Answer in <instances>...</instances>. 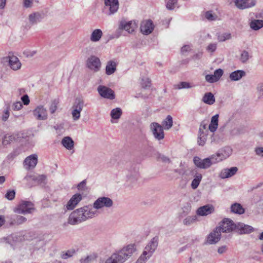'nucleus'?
I'll list each match as a JSON object with an SVG mask.
<instances>
[{"mask_svg":"<svg viewBox=\"0 0 263 263\" xmlns=\"http://www.w3.org/2000/svg\"><path fill=\"white\" fill-rule=\"evenodd\" d=\"M246 132V128L245 126H240L234 128L232 130V134L233 135H239L243 134Z\"/></svg>","mask_w":263,"mask_h":263,"instance_id":"nucleus-44","label":"nucleus"},{"mask_svg":"<svg viewBox=\"0 0 263 263\" xmlns=\"http://www.w3.org/2000/svg\"><path fill=\"white\" fill-rule=\"evenodd\" d=\"M134 245L130 244L113 253L104 263H123L136 251Z\"/></svg>","mask_w":263,"mask_h":263,"instance_id":"nucleus-2","label":"nucleus"},{"mask_svg":"<svg viewBox=\"0 0 263 263\" xmlns=\"http://www.w3.org/2000/svg\"><path fill=\"white\" fill-rule=\"evenodd\" d=\"M202 101L204 103L211 105L215 103V99L212 92H206L203 96Z\"/></svg>","mask_w":263,"mask_h":263,"instance_id":"nucleus-33","label":"nucleus"},{"mask_svg":"<svg viewBox=\"0 0 263 263\" xmlns=\"http://www.w3.org/2000/svg\"><path fill=\"white\" fill-rule=\"evenodd\" d=\"M151 129L154 137L158 140L164 138V132L163 127L158 123L153 122L151 124Z\"/></svg>","mask_w":263,"mask_h":263,"instance_id":"nucleus-9","label":"nucleus"},{"mask_svg":"<svg viewBox=\"0 0 263 263\" xmlns=\"http://www.w3.org/2000/svg\"><path fill=\"white\" fill-rule=\"evenodd\" d=\"M219 228H215L207 237L206 243L208 244H215L218 242L221 238V233Z\"/></svg>","mask_w":263,"mask_h":263,"instance_id":"nucleus-13","label":"nucleus"},{"mask_svg":"<svg viewBox=\"0 0 263 263\" xmlns=\"http://www.w3.org/2000/svg\"><path fill=\"white\" fill-rule=\"evenodd\" d=\"M15 196V192L14 190H8L5 195V197L9 200H13Z\"/></svg>","mask_w":263,"mask_h":263,"instance_id":"nucleus-51","label":"nucleus"},{"mask_svg":"<svg viewBox=\"0 0 263 263\" xmlns=\"http://www.w3.org/2000/svg\"><path fill=\"white\" fill-rule=\"evenodd\" d=\"M122 115V110L120 108L113 109L110 112V116L114 119H118Z\"/></svg>","mask_w":263,"mask_h":263,"instance_id":"nucleus-46","label":"nucleus"},{"mask_svg":"<svg viewBox=\"0 0 263 263\" xmlns=\"http://www.w3.org/2000/svg\"><path fill=\"white\" fill-rule=\"evenodd\" d=\"M25 179L27 181H33L34 184H40L44 183L46 179V176L45 175H38L32 174L27 175Z\"/></svg>","mask_w":263,"mask_h":263,"instance_id":"nucleus-15","label":"nucleus"},{"mask_svg":"<svg viewBox=\"0 0 263 263\" xmlns=\"http://www.w3.org/2000/svg\"><path fill=\"white\" fill-rule=\"evenodd\" d=\"M205 80L209 83H214L217 81L214 74L206 75Z\"/></svg>","mask_w":263,"mask_h":263,"instance_id":"nucleus-59","label":"nucleus"},{"mask_svg":"<svg viewBox=\"0 0 263 263\" xmlns=\"http://www.w3.org/2000/svg\"><path fill=\"white\" fill-rule=\"evenodd\" d=\"M177 0H168L166 5L167 9L170 10H173L177 5Z\"/></svg>","mask_w":263,"mask_h":263,"instance_id":"nucleus-50","label":"nucleus"},{"mask_svg":"<svg viewBox=\"0 0 263 263\" xmlns=\"http://www.w3.org/2000/svg\"><path fill=\"white\" fill-rule=\"evenodd\" d=\"M237 223H235L230 219L225 218L219 224V226L216 228H219V231L223 233H230L236 230Z\"/></svg>","mask_w":263,"mask_h":263,"instance_id":"nucleus-4","label":"nucleus"},{"mask_svg":"<svg viewBox=\"0 0 263 263\" xmlns=\"http://www.w3.org/2000/svg\"><path fill=\"white\" fill-rule=\"evenodd\" d=\"M216 48H217V44L216 43H211L208 46V47L206 48V50L209 52H213L214 51H215L216 50Z\"/></svg>","mask_w":263,"mask_h":263,"instance_id":"nucleus-60","label":"nucleus"},{"mask_svg":"<svg viewBox=\"0 0 263 263\" xmlns=\"http://www.w3.org/2000/svg\"><path fill=\"white\" fill-rule=\"evenodd\" d=\"M97 91L102 98L113 100L115 98V94L111 88L103 85H99L97 88Z\"/></svg>","mask_w":263,"mask_h":263,"instance_id":"nucleus-8","label":"nucleus"},{"mask_svg":"<svg viewBox=\"0 0 263 263\" xmlns=\"http://www.w3.org/2000/svg\"><path fill=\"white\" fill-rule=\"evenodd\" d=\"M84 102L83 99L81 98H77L72 105V108L82 111L84 106Z\"/></svg>","mask_w":263,"mask_h":263,"instance_id":"nucleus-38","label":"nucleus"},{"mask_svg":"<svg viewBox=\"0 0 263 263\" xmlns=\"http://www.w3.org/2000/svg\"><path fill=\"white\" fill-rule=\"evenodd\" d=\"M149 258L146 255H144V253H143L136 263H145L146 260Z\"/></svg>","mask_w":263,"mask_h":263,"instance_id":"nucleus-61","label":"nucleus"},{"mask_svg":"<svg viewBox=\"0 0 263 263\" xmlns=\"http://www.w3.org/2000/svg\"><path fill=\"white\" fill-rule=\"evenodd\" d=\"M154 29V25L151 20H146L143 21L141 24V32L145 35H148L152 33Z\"/></svg>","mask_w":263,"mask_h":263,"instance_id":"nucleus-17","label":"nucleus"},{"mask_svg":"<svg viewBox=\"0 0 263 263\" xmlns=\"http://www.w3.org/2000/svg\"><path fill=\"white\" fill-rule=\"evenodd\" d=\"M213 211V206L212 205L207 204L198 208L197 211V214L199 216H206L211 214Z\"/></svg>","mask_w":263,"mask_h":263,"instance_id":"nucleus-25","label":"nucleus"},{"mask_svg":"<svg viewBox=\"0 0 263 263\" xmlns=\"http://www.w3.org/2000/svg\"><path fill=\"white\" fill-rule=\"evenodd\" d=\"M256 0H234L236 7L240 10L248 9L255 6Z\"/></svg>","mask_w":263,"mask_h":263,"instance_id":"nucleus-11","label":"nucleus"},{"mask_svg":"<svg viewBox=\"0 0 263 263\" xmlns=\"http://www.w3.org/2000/svg\"><path fill=\"white\" fill-rule=\"evenodd\" d=\"M219 115L216 114L211 118L210 124L209 125V130L214 133L218 128Z\"/></svg>","mask_w":263,"mask_h":263,"instance_id":"nucleus-31","label":"nucleus"},{"mask_svg":"<svg viewBox=\"0 0 263 263\" xmlns=\"http://www.w3.org/2000/svg\"><path fill=\"white\" fill-rule=\"evenodd\" d=\"M105 6L108 8L109 12L108 15H111L116 13L119 9L118 0H105Z\"/></svg>","mask_w":263,"mask_h":263,"instance_id":"nucleus-20","label":"nucleus"},{"mask_svg":"<svg viewBox=\"0 0 263 263\" xmlns=\"http://www.w3.org/2000/svg\"><path fill=\"white\" fill-rule=\"evenodd\" d=\"M82 196L80 194L73 195L66 204V208L68 210H72L82 200Z\"/></svg>","mask_w":263,"mask_h":263,"instance_id":"nucleus-19","label":"nucleus"},{"mask_svg":"<svg viewBox=\"0 0 263 263\" xmlns=\"http://www.w3.org/2000/svg\"><path fill=\"white\" fill-rule=\"evenodd\" d=\"M9 63L10 67L14 70H17L21 67V63L18 58L15 56L9 57Z\"/></svg>","mask_w":263,"mask_h":263,"instance_id":"nucleus-29","label":"nucleus"},{"mask_svg":"<svg viewBox=\"0 0 263 263\" xmlns=\"http://www.w3.org/2000/svg\"><path fill=\"white\" fill-rule=\"evenodd\" d=\"M250 28L253 30H258L263 27V20L253 19L249 23Z\"/></svg>","mask_w":263,"mask_h":263,"instance_id":"nucleus-32","label":"nucleus"},{"mask_svg":"<svg viewBox=\"0 0 263 263\" xmlns=\"http://www.w3.org/2000/svg\"><path fill=\"white\" fill-rule=\"evenodd\" d=\"M81 111L78 110H77L74 108H72V110L71 112L73 120L74 121H77L80 119V117Z\"/></svg>","mask_w":263,"mask_h":263,"instance_id":"nucleus-53","label":"nucleus"},{"mask_svg":"<svg viewBox=\"0 0 263 263\" xmlns=\"http://www.w3.org/2000/svg\"><path fill=\"white\" fill-rule=\"evenodd\" d=\"M103 35L102 31L100 29L94 30L91 34L90 40L93 42L99 41Z\"/></svg>","mask_w":263,"mask_h":263,"instance_id":"nucleus-35","label":"nucleus"},{"mask_svg":"<svg viewBox=\"0 0 263 263\" xmlns=\"http://www.w3.org/2000/svg\"><path fill=\"white\" fill-rule=\"evenodd\" d=\"M33 112L37 120H44L47 118V110L43 106H37Z\"/></svg>","mask_w":263,"mask_h":263,"instance_id":"nucleus-21","label":"nucleus"},{"mask_svg":"<svg viewBox=\"0 0 263 263\" xmlns=\"http://www.w3.org/2000/svg\"><path fill=\"white\" fill-rule=\"evenodd\" d=\"M202 179V175L201 174H197L194 179L192 180L191 187L193 189H196L200 184Z\"/></svg>","mask_w":263,"mask_h":263,"instance_id":"nucleus-40","label":"nucleus"},{"mask_svg":"<svg viewBox=\"0 0 263 263\" xmlns=\"http://www.w3.org/2000/svg\"><path fill=\"white\" fill-rule=\"evenodd\" d=\"M87 66L90 69L98 71L101 67L100 59L96 56H91L87 60Z\"/></svg>","mask_w":263,"mask_h":263,"instance_id":"nucleus-18","label":"nucleus"},{"mask_svg":"<svg viewBox=\"0 0 263 263\" xmlns=\"http://www.w3.org/2000/svg\"><path fill=\"white\" fill-rule=\"evenodd\" d=\"M20 153V150L17 148L15 149L13 152L10 153L7 156V158L9 160H12L14 159L15 157L18 156Z\"/></svg>","mask_w":263,"mask_h":263,"instance_id":"nucleus-52","label":"nucleus"},{"mask_svg":"<svg viewBox=\"0 0 263 263\" xmlns=\"http://www.w3.org/2000/svg\"><path fill=\"white\" fill-rule=\"evenodd\" d=\"M137 24L135 21L126 22L122 21L120 23L119 28L124 29L127 31L129 33H132L137 28Z\"/></svg>","mask_w":263,"mask_h":263,"instance_id":"nucleus-14","label":"nucleus"},{"mask_svg":"<svg viewBox=\"0 0 263 263\" xmlns=\"http://www.w3.org/2000/svg\"><path fill=\"white\" fill-rule=\"evenodd\" d=\"M9 117V108H7L5 111H4V115H3L2 116V120L4 121H6L7 120V119H8Z\"/></svg>","mask_w":263,"mask_h":263,"instance_id":"nucleus-64","label":"nucleus"},{"mask_svg":"<svg viewBox=\"0 0 263 263\" xmlns=\"http://www.w3.org/2000/svg\"><path fill=\"white\" fill-rule=\"evenodd\" d=\"M117 66V63L115 61H108L105 68L106 74L108 76L113 74L116 71Z\"/></svg>","mask_w":263,"mask_h":263,"instance_id":"nucleus-28","label":"nucleus"},{"mask_svg":"<svg viewBox=\"0 0 263 263\" xmlns=\"http://www.w3.org/2000/svg\"><path fill=\"white\" fill-rule=\"evenodd\" d=\"M191 210V204L189 203H186L182 208V212L181 213V216H185L187 215Z\"/></svg>","mask_w":263,"mask_h":263,"instance_id":"nucleus-47","label":"nucleus"},{"mask_svg":"<svg viewBox=\"0 0 263 263\" xmlns=\"http://www.w3.org/2000/svg\"><path fill=\"white\" fill-rule=\"evenodd\" d=\"M158 245V238L155 237L152 238L151 241L145 247V250L143 252L144 253V255H146L148 257H150L157 249Z\"/></svg>","mask_w":263,"mask_h":263,"instance_id":"nucleus-10","label":"nucleus"},{"mask_svg":"<svg viewBox=\"0 0 263 263\" xmlns=\"http://www.w3.org/2000/svg\"><path fill=\"white\" fill-rule=\"evenodd\" d=\"M37 163V156L32 154L27 157L24 161V165L26 169L30 170L35 167Z\"/></svg>","mask_w":263,"mask_h":263,"instance_id":"nucleus-16","label":"nucleus"},{"mask_svg":"<svg viewBox=\"0 0 263 263\" xmlns=\"http://www.w3.org/2000/svg\"><path fill=\"white\" fill-rule=\"evenodd\" d=\"M208 158L210 160L211 162V166L213 164H216L222 161L218 152L216 154L210 156Z\"/></svg>","mask_w":263,"mask_h":263,"instance_id":"nucleus-43","label":"nucleus"},{"mask_svg":"<svg viewBox=\"0 0 263 263\" xmlns=\"http://www.w3.org/2000/svg\"><path fill=\"white\" fill-rule=\"evenodd\" d=\"M62 144L67 149L71 150L74 147V142L70 137H64L62 141Z\"/></svg>","mask_w":263,"mask_h":263,"instance_id":"nucleus-34","label":"nucleus"},{"mask_svg":"<svg viewBox=\"0 0 263 263\" xmlns=\"http://www.w3.org/2000/svg\"><path fill=\"white\" fill-rule=\"evenodd\" d=\"M194 86V85L191 84L187 82H181L178 84H175L174 85V88L175 89H189L191 88Z\"/></svg>","mask_w":263,"mask_h":263,"instance_id":"nucleus-37","label":"nucleus"},{"mask_svg":"<svg viewBox=\"0 0 263 263\" xmlns=\"http://www.w3.org/2000/svg\"><path fill=\"white\" fill-rule=\"evenodd\" d=\"M23 105L21 102H16L14 103L12 105V108L14 110H20Z\"/></svg>","mask_w":263,"mask_h":263,"instance_id":"nucleus-62","label":"nucleus"},{"mask_svg":"<svg viewBox=\"0 0 263 263\" xmlns=\"http://www.w3.org/2000/svg\"><path fill=\"white\" fill-rule=\"evenodd\" d=\"M257 90L258 92V98H263V84H259L258 85L257 87Z\"/></svg>","mask_w":263,"mask_h":263,"instance_id":"nucleus-58","label":"nucleus"},{"mask_svg":"<svg viewBox=\"0 0 263 263\" xmlns=\"http://www.w3.org/2000/svg\"><path fill=\"white\" fill-rule=\"evenodd\" d=\"M86 180H83L80 183L78 184L77 187L80 191H84L87 189L86 186Z\"/></svg>","mask_w":263,"mask_h":263,"instance_id":"nucleus-57","label":"nucleus"},{"mask_svg":"<svg viewBox=\"0 0 263 263\" xmlns=\"http://www.w3.org/2000/svg\"><path fill=\"white\" fill-rule=\"evenodd\" d=\"M205 17L209 21H215L216 20L217 16L216 15L212 13L211 11H208L205 13Z\"/></svg>","mask_w":263,"mask_h":263,"instance_id":"nucleus-49","label":"nucleus"},{"mask_svg":"<svg viewBox=\"0 0 263 263\" xmlns=\"http://www.w3.org/2000/svg\"><path fill=\"white\" fill-rule=\"evenodd\" d=\"M194 164L200 169H207L211 166L210 160L208 158L201 159L198 156H195L193 158Z\"/></svg>","mask_w":263,"mask_h":263,"instance_id":"nucleus-12","label":"nucleus"},{"mask_svg":"<svg viewBox=\"0 0 263 263\" xmlns=\"http://www.w3.org/2000/svg\"><path fill=\"white\" fill-rule=\"evenodd\" d=\"M18 138V134H6L5 135L2 139V144L5 146L9 144H10L14 141L17 140Z\"/></svg>","mask_w":263,"mask_h":263,"instance_id":"nucleus-27","label":"nucleus"},{"mask_svg":"<svg viewBox=\"0 0 263 263\" xmlns=\"http://www.w3.org/2000/svg\"><path fill=\"white\" fill-rule=\"evenodd\" d=\"M238 171V168L236 166L232 167L230 168L222 169L219 176L221 179H226L233 176Z\"/></svg>","mask_w":263,"mask_h":263,"instance_id":"nucleus-22","label":"nucleus"},{"mask_svg":"<svg viewBox=\"0 0 263 263\" xmlns=\"http://www.w3.org/2000/svg\"><path fill=\"white\" fill-rule=\"evenodd\" d=\"M158 158L160 160L164 162L170 163L171 162L170 158L163 155H159Z\"/></svg>","mask_w":263,"mask_h":263,"instance_id":"nucleus-63","label":"nucleus"},{"mask_svg":"<svg viewBox=\"0 0 263 263\" xmlns=\"http://www.w3.org/2000/svg\"><path fill=\"white\" fill-rule=\"evenodd\" d=\"M218 153L223 160L228 158L232 154V149L230 146H225L218 150Z\"/></svg>","mask_w":263,"mask_h":263,"instance_id":"nucleus-30","label":"nucleus"},{"mask_svg":"<svg viewBox=\"0 0 263 263\" xmlns=\"http://www.w3.org/2000/svg\"><path fill=\"white\" fill-rule=\"evenodd\" d=\"M197 221L196 215L190 216L186 217L183 221V223L186 226H191Z\"/></svg>","mask_w":263,"mask_h":263,"instance_id":"nucleus-41","label":"nucleus"},{"mask_svg":"<svg viewBox=\"0 0 263 263\" xmlns=\"http://www.w3.org/2000/svg\"><path fill=\"white\" fill-rule=\"evenodd\" d=\"M207 138V134L204 132L199 133L198 137V143L199 145L203 146L205 144Z\"/></svg>","mask_w":263,"mask_h":263,"instance_id":"nucleus-45","label":"nucleus"},{"mask_svg":"<svg viewBox=\"0 0 263 263\" xmlns=\"http://www.w3.org/2000/svg\"><path fill=\"white\" fill-rule=\"evenodd\" d=\"M43 13L36 12L29 15L28 20L29 25L32 26L40 22L44 18Z\"/></svg>","mask_w":263,"mask_h":263,"instance_id":"nucleus-23","label":"nucleus"},{"mask_svg":"<svg viewBox=\"0 0 263 263\" xmlns=\"http://www.w3.org/2000/svg\"><path fill=\"white\" fill-rule=\"evenodd\" d=\"M173 118L171 116L168 115L166 119L162 122V125L165 129H169L173 126Z\"/></svg>","mask_w":263,"mask_h":263,"instance_id":"nucleus-39","label":"nucleus"},{"mask_svg":"<svg viewBox=\"0 0 263 263\" xmlns=\"http://www.w3.org/2000/svg\"><path fill=\"white\" fill-rule=\"evenodd\" d=\"M141 85L144 88H148L151 86V80L148 78L142 79Z\"/></svg>","mask_w":263,"mask_h":263,"instance_id":"nucleus-54","label":"nucleus"},{"mask_svg":"<svg viewBox=\"0 0 263 263\" xmlns=\"http://www.w3.org/2000/svg\"><path fill=\"white\" fill-rule=\"evenodd\" d=\"M26 221L27 218L21 215H10L6 217V223L9 227L20 225Z\"/></svg>","mask_w":263,"mask_h":263,"instance_id":"nucleus-7","label":"nucleus"},{"mask_svg":"<svg viewBox=\"0 0 263 263\" xmlns=\"http://www.w3.org/2000/svg\"><path fill=\"white\" fill-rule=\"evenodd\" d=\"M139 178L138 170L135 166L132 167L128 170L126 174V184L128 186H133L137 182Z\"/></svg>","mask_w":263,"mask_h":263,"instance_id":"nucleus-6","label":"nucleus"},{"mask_svg":"<svg viewBox=\"0 0 263 263\" xmlns=\"http://www.w3.org/2000/svg\"><path fill=\"white\" fill-rule=\"evenodd\" d=\"M249 53L246 51L243 50L240 56V60L242 63H245L247 62L249 59Z\"/></svg>","mask_w":263,"mask_h":263,"instance_id":"nucleus-55","label":"nucleus"},{"mask_svg":"<svg viewBox=\"0 0 263 263\" xmlns=\"http://www.w3.org/2000/svg\"><path fill=\"white\" fill-rule=\"evenodd\" d=\"M98 215L97 210L88 206H84L72 212L69 216L68 223L76 225L84 221L88 218H92Z\"/></svg>","mask_w":263,"mask_h":263,"instance_id":"nucleus-1","label":"nucleus"},{"mask_svg":"<svg viewBox=\"0 0 263 263\" xmlns=\"http://www.w3.org/2000/svg\"><path fill=\"white\" fill-rule=\"evenodd\" d=\"M113 205L112 200L109 197H101L98 198L93 203V209L97 210L103 208H110Z\"/></svg>","mask_w":263,"mask_h":263,"instance_id":"nucleus-5","label":"nucleus"},{"mask_svg":"<svg viewBox=\"0 0 263 263\" xmlns=\"http://www.w3.org/2000/svg\"><path fill=\"white\" fill-rule=\"evenodd\" d=\"M246 72L243 70H237L230 74L229 79L232 81H239L242 78L245 77Z\"/></svg>","mask_w":263,"mask_h":263,"instance_id":"nucleus-26","label":"nucleus"},{"mask_svg":"<svg viewBox=\"0 0 263 263\" xmlns=\"http://www.w3.org/2000/svg\"><path fill=\"white\" fill-rule=\"evenodd\" d=\"M231 37V35L229 33H224L219 34L218 36V40L219 42H224L226 40H229Z\"/></svg>","mask_w":263,"mask_h":263,"instance_id":"nucleus-48","label":"nucleus"},{"mask_svg":"<svg viewBox=\"0 0 263 263\" xmlns=\"http://www.w3.org/2000/svg\"><path fill=\"white\" fill-rule=\"evenodd\" d=\"M34 210L33 203L30 201L22 200L14 209L13 211L17 214L25 215L31 214Z\"/></svg>","mask_w":263,"mask_h":263,"instance_id":"nucleus-3","label":"nucleus"},{"mask_svg":"<svg viewBox=\"0 0 263 263\" xmlns=\"http://www.w3.org/2000/svg\"><path fill=\"white\" fill-rule=\"evenodd\" d=\"M231 211L234 213L240 215L245 213V209L242 208L240 204L235 203L231 205Z\"/></svg>","mask_w":263,"mask_h":263,"instance_id":"nucleus-36","label":"nucleus"},{"mask_svg":"<svg viewBox=\"0 0 263 263\" xmlns=\"http://www.w3.org/2000/svg\"><path fill=\"white\" fill-rule=\"evenodd\" d=\"M236 231L240 234H249L254 231V228L251 226L238 222L237 223Z\"/></svg>","mask_w":263,"mask_h":263,"instance_id":"nucleus-24","label":"nucleus"},{"mask_svg":"<svg viewBox=\"0 0 263 263\" xmlns=\"http://www.w3.org/2000/svg\"><path fill=\"white\" fill-rule=\"evenodd\" d=\"M59 104V99H55L51 101L49 108V111L51 114H53L54 113H55V112L58 109Z\"/></svg>","mask_w":263,"mask_h":263,"instance_id":"nucleus-42","label":"nucleus"},{"mask_svg":"<svg viewBox=\"0 0 263 263\" xmlns=\"http://www.w3.org/2000/svg\"><path fill=\"white\" fill-rule=\"evenodd\" d=\"M223 74V71L222 69L219 68L215 70L214 72V75L217 80V81L220 79V78L222 77Z\"/></svg>","mask_w":263,"mask_h":263,"instance_id":"nucleus-56","label":"nucleus"}]
</instances>
